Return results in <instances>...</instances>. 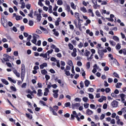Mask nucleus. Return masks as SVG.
Wrapping results in <instances>:
<instances>
[{
	"instance_id": "nucleus-1",
	"label": "nucleus",
	"mask_w": 126,
	"mask_h": 126,
	"mask_svg": "<svg viewBox=\"0 0 126 126\" xmlns=\"http://www.w3.org/2000/svg\"><path fill=\"white\" fill-rule=\"evenodd\" d=\"M74 118H76L78 122H80V118L78 117V114L76 113V111H73L72 112V114L71 115V120H74Z\"/></svg>"
},
{
	"instance_id": "nucleus-2",
	"label": "nucleus",
	"mask_w": 126,
	"mask_h": 126,
	"mask_svg": "<svg viewBox=\"0 0 126 126\" xmlns=\"http://www.w3.org/2000/svg\"><path fill=\"white\" fill-rule=\"evenodd\" d=\"M1 23L5 28H6L7 27V20H6V19H5L4 17L1 18Z\"/></svg>"
},
{
	"instance_id": "nucleus-3",
	"label": "nucleus",
	"mask_w": 126,
	"mask_h": 126,
	"mask_svg": "<svg viewBox=\"0 0 126 126\" xmlns=\"http://www.w3.org/2000/svg\"><path fill=\"white\" fill-rule=\"evenodd\" d=\"M39 37V35L34 34L32 36V42L33 43V44H34V45H36L37 46V37Z\"/></svg>"
},
{
	"instance_id": "nucleus-4",
	"label": "nucleus",
	"mask_w": 126,
	"mask_h": 126,
	"mask_svg": "<svg viewBox=\"0 0 126 126\" xmlns=\"http://www.w3.org/2000/svg\"><path fill=\"white\" fill-rule=\"evenodd\" d=\"M52 49H54L55 50V52L56 53H59L60 52V49L57 47L55 45L52 44L51 46Z\"/></svg>"
},
{
	"instance_id": "nucleus-5",
	"label": "nucleus",
	"mask_w": 126,
	"mask_h": 126,
	"mask_svg": "<svg viewBox=\"0 0 126 126\" xmlns=\"http://www.w3.org/2000/svg\"><path fill=\"white\" fill-rule=\"evenodd\" d=\"M98 54L101 59H103V57H104V52H103V50L98 49Z\"/></svg>"
},
{
	"instance_id": "nucleus-6",
	"label": "nucleus",
	"mask_w": 126,
	"mask_h": 126,
	"mask_svg": "<svg viewBox=\"0 0 126 126\" xmlns=\"http://www.w3.org/2000/svg\"><path fill=\"white\" fill-rule=\"evenodd\" d=\"M54 94H53V96L54 97V98H58V97H59V94L58 93H59V90H54L53 91Z\"/></svg>"
},
{
	"instance_id": "nucleus-7",
	"label": "nucleus",
	"mask_w": 126,
	"mask_h": 126,
	"mask_svg": "<svg viewBox=\"0 0 126 126\" xmlns=\"http://www.w3.org/2000/svg\"><path fill=\"white\" fill-rule=\"evenodd\" d=\"M111 105L112 106L113 108H117V107H118V101L116 100H114L112 102Z\"/></svg>"
},
{
	"instance_id": "nucleus-8",
	"label": "nucleus",
	"mask_w": 126,
	"mask_h": 126,
	"mask_svg": "<svg viewBox=\"0 0 126 126\" xmlns=\"http://www.w3.org/2000/svg\"><path fill=\"white\" fill-rule=\"evenodd\" d=\"M120 97L121 98V101L123 103H125V99H126V94H120Z\"/></svg>"
},
{
	"instance_id": "nucleus-9",
	"label": "nucleus",
	"mask_w": 126,
	"mask_h": 126,
	"mask_svg": "<svg viewBox=\"0 0 126 126\" xmlns=\"http://www.w3.org/2000/svg\"><path fill=\"white\" fill-rule=\"evenodd\" d=\"M86 114L88 116H91V115H93V112L92 111V110L88 109L86 111Z\"/></svg>"
},
{
	"instance_id": "nucleus-10",
	"label": "nucleus",
	"mask_w": 126,
	"mask_h": 126,
	"mask_svg": "<svg viewBox=\"0 0 126 126\" xmlns=\"http://www.w3.org/2000/svg\"><path fill=\"white\" fill-rule=\"evenodd\" d=\"M41 18H42L41 14H36V20L38 21V22H40V21H41Z\"/></svg>"
},
{
	"instance_id": "nucleus-11",
	"label": "nucleus",
	"mask_w": 126,
	"mask_h": 126,
	"mask_svg": "<svg viewBox=\"0 0 126 126\" xmlns=\"http://www.w3.org/2000/svg\"><path fill=\"white\" fill-rule=\"evenodd\" d=\"M80 106V103H76L75 104H72L71 107L72 109H74L75 107H79Z\"/></svg>"
},
{
	"instance_id": "nucleus-12",
	"label": "nucleus",
	"mask_w": 126,
	"mask_h": 126,
	"mask_svg": "<svg viewBox=\"0 0 126 126\" xmlns=\"http://www.w3.org/2000/svg\"><path fill=\"white\" fill-rule=\"evenodd\" d=\"M37 95L39 97H41V96L43 95V93H42V90L41 89L38 90Z\"/></svg>"
},
{
	"instance_id": "nucleus-13",
	"label": "nucleus",
	"mask_w": 126,
	"mask_h": 126,
	"mask_svg": "<svg viewBox=\"0 0 126 126\" xmlns=\"http://www.w3.org/2000/svg\"><path fill=\"white\" fill-rule=\"evenodd\" d=\"M92 1L93 3L94 4L93 5L94 8H96V7L97 6V0H92Z\"/></svg>"
},
{
	"instance_id": "nucleus-14",
	"label": "nucleus",
	"mask_w": 126,
	"mask_h": 126,
	"mask_svg": "<svg viewBox=\"0 0 126 126\" xmlns=\"http://www.w3.org/2000/svg\"><path fill=\"white\" fill-rule=\"evenodd\" d=\"M90 54V51H88V50H86L85 51L84 56H85V57H89Z\"/></svg>"
},
{
	"instance_id": "nucleus-15",
	"label": "nucleus",
	"mask_w": 126,
	"mask_h": 126,
	"mask_svg": "<svg viewBox=\"0 0 126 126\" xmlns=\"http://www.w3.org/2000/svg\"><path fill=\"white\" fill-rule=\"evenodd\" d=\"M1 81L2 82V83H3V84H5V85H8L9 84L8 82L4 79H1Z\"/></svg>"
},
{
	"instance_id": "nucleus-16",
	"label": "nucleus",
	"mask_w": 126,
	"mask_h": 126,
	"mask_svg": "<svg viewBox=\"0 0 126 126\" xmlns=\"http://www.w3.org/2000/svg\"><path fill=\"white\" fill-rule=\"evenodd\" d=\"M13 72H14V74H15V75H16L18 77H20V73L17 72V70H14Z\"/></svg>"
},
{
	"instance_id": "nucleus-17",
	"label": "nucleus",
	"mask_w": 126,
	"mask_h": 126,
	"mask_svg": "<svg viewBox=\"0 0 126 126\" xmlns=\"http://www.w3.org/2000/svg\"><path fill=\"white\" fill-rule=\"evenodd\" d=\"M86 33L87 34H89L90 36H91V37L93 36V32H90V30H87Z\"/></svg>"
},
{
	"instance_id": "nucleus-18",
	"label": "nucleus",
	"mask_w": 126,
	"mask_h": 126,
	"mask_svg": "<svg viewBox=\"0 0 126 126\" xmlns=\"http://www.w3.org/2000/svg\"><path fill=\"white\" fill-rule=\"evenodd\" d=\"M90 84V81L88 80H86L85 81V85L86 87H88L89 85Z\"/></svg>"
},
{
	"instance_id": "nucleus-19",
	"label": "nucleus",
	"mask_w": 126,
	"mask_h": 126,
	"mask_svg": "<svg viewBox=\"0 0 126 126\" xmlns=\"http://www.w3.org/2000/svg\"><path fill=\"white\" fill-rule=\"evenodd\" d=\"M109 43H110V45H111L113 47H115L116 45V42H115V41H114L113 40H110Z\"/></svg>"
},
{
	"instance_id": "nucleus-20",
	"label": "nucleus",
	"mask_w": 126,
	"mask_h": 126,
	"mask_svg": "<svg viewBox=\"0 0 126 126\" xmlns=\"http://www.w3.org/2000/svg\"><path fill=\"white\" fill-rule=\"evenodd\" d=\"M8 79L9 81H11V82H12V83H14V84L16 83V81L12 79V78H11V77H8Z\"/></svg>"
},
{
	"instance_id": "nucleus-21",
	"label": "nucleus",
	"mask_w": 126,
	"mask_h": 126,
	"mask_svg": "<svg viewBox=\"0 0 126 126\" xmlns=\"http://www.w3.org/2000/svg\"><path fill=\"white\" fill-rule=\"evenodd\" d=\"M113 39L114 40V41H116V42H119V41H120V39L117 36H114L113 37Z\"/></svg>"
},
{
	"instance_id": "nucleus-22",
	"label": "nucleus",
	"mask_w": 126,
	"mask_h": 126,
	"mask_svg": "<svg viewBox=\"0 0 126 126\" xmlns=\"http://www.w3.org/2000/svg\"><path fill=\"white\" fill-rule=\"evenodd\" d=\"M67 63L68 65H70V66H73V63L71 60H69Z\"/></svg>"
},
{
	"instance_id": "nucleus-23",
	"label": "nucleus",
	"mask_w": 126,
	"mask_h": 126,
	"mask_svg": "<svg viewBox=\"0 0 126 126\" xmlns=\"http://www.w3.org/2000/svg\"><path fill=\"white\" fill-rule=\"evenodd\" d=\"M21 72H26L25 65L23 64H22Z\"/></svg>"
},
{
	"instance_id": "nucleus-24",
	"label": "nucleus",
	"mask_w": 126,
	"mask_h": 126,
	"mask_svg": "<svg viewBox=\"0 0 126 126\" xmlns=\"http://www.w3.org/2000/svg\"><path fill=\"white\" fill-rule=\"evenodd\" d=\"M80 10H81V11H83V12H84L85 13L87 12V10L85 7H81L80 8Z\"/></svg>"
},
{
	"instance_id": "nucleus-25",
	"label": "nucleus",
	"mask_w": 126,
	"mask_h": 126,
	"mask_svg": "<svg viewBox=\"0 0 126 126\" xmlns=\"http://www.w3.org/2000/svg\"><path fill=\"white\" fill-rule=\"evenodd\" d=\"M71 7L73 8V9H76V6H75L74 3V2H71Z\"/></svg>"
},
{
	"instance_id": "nucleus-26",
	"label": "nucleus",
	"mask_w": 126,
	"mask_h": 126,
	"mask_svg": "<svg viewBox=\"0 0 126 126\" xmlns=\"http://www.w3.org/2000/svg\"><path fill=\"white\" fill-rule=\"evenodd\" d=\"M122 83H117L116 85V87L117 88H121V87L122 86Z\"/></svg>"
},
{
	"instance_id": "nucleus-27",
	"label": "nucleus",
	"mask_w": 126,
	"mask_h": 126,
	"mask_svg": "<svg viewBox=\"0 0 126 126\" xmlns=\"http://www.w3.org/2000/svg\"><path fill=\"white\" fill-rule=\"evenodd\" d=\"M89 13H92V17H94V13H93V11L91 9H89L88 10Z\"/></svg>"
},
{
	"instance_id": "nucleus-28",
	"label": "nucleus",
	"mask_w": 126,
	"mask_h": 126,
	"mask_svg": "<svg viewBox=\"0 0 126 126\" xmlns=\"http://www.w3.org/2000/svg\"><path fill=\"white\" fill-rule=\"evenodd\" d=\"M41 73H42V74L45 75L47 74V73H48V72H47V70H46V69H43L41 71Z\"/></svg>"
},
{
	"instance_id": "nucleus-29",
	"label": "nucleus",
	"mask_w": 126,
	"mask_h": 126,
	"mask_svg": "<svg viewBox=\"0 0 126 126\" xmlns=\"http://www.w3.org/2000/svg\"><path fill=\"white\" fill-rule=\"evenodd\" d=\"M83 101L85 102V103H87L88 102V98L86 97H84L82 99Z\"/></svg>"
},
{
	"instance_id": "nucleus-30",
	"label": "nucleus",
	"mask_w": 126,
	"mask_h": 126,
	"mask_svg": "<svg viewBox=\"0 0 126 126\" xmlns=\"http://www.w3.org/2000/svg\"><path fill=\"white\" fill-rule=\"evenodd\" d=\"M4 58H6V59H8V60H9V59H11V57H10V56L7 55V54H4L3 55Z\"/></svg>"
},
{
	"instance_id": "nucleus-31",
	"label": "nucleus",
	"mask_w": 126,
	"mask_h": 126,
	"mask_svg": "<svg viewBox=\"0 0 126 126\" xmlns=\"http://www.w3.org/2000/svg\"><path fill=\"white\" fill-rule=\"evenodd\" d=\"M64 71H65V74H66L67 76H69V75H70V73L69 72V71H66L65 69H64Z\"/></svg>"
},
{
	"instance_id": "nucleus-32",
	"label": "nucleus",
	"mask_w": 126,
	"mask_h": 126,
	"mask_svg": "<svg viewBox=\"0 0 126 126\" xmlns=\"http://www.w3.org/2000/svg\"><path fill=\"white\" fill-rule=\"evenodd\" d=\"M57 82H58V83L60 84L61 86H62V87H63L64 84L63 83H62V80H58Z\"/></svg>"
},
{
	"instance_id": "nucleus-33",
	"label": "nucleus",
	"mask_w": 126,
	"mask_h": 126,
	"mask_svg": "<svg viewBox=\"0 0 126 126\" xmlns=\"http://www.w3.org/2000/svg\"><path fill=\"white\" fill-rule=\"evenodd\" d=\"M29 24L30 26H33V25H34V22H33L32 20H30L29 22Z\"/></svg>"
},
{
	"instance_id": "nucleus-34",
	"label": "nucleus",
	"mask_w": 126,
	"mask_h": 126,
	"mask_svg": "<svg viewBox=\"0 0 126 126\" xmlns=\"http://www.w3.org/2000/svg\"><path fill=\"white\" fill-rule=\"evenodd\" d=\"M53 52H54V50L53 49H51L50 50L48 51L47 53H46V54H47L48 56H50V54H52V53H53Z\"/></svg>"
},
{
	"instance_id": "nucleus-35",
	"label": "nucleus",
	"mask_w": 126,
	"mask_h": 126,
	"mask_svg": "<svg viewBox=\"0 0 126 126\" xmlns=\"http://www.w3.org/2000/svg\"><path fill=\"white\" fill-rule=\"evenodd\" d=\"M57 3L58 5H63V1L62 0H58L57 1Z\"/></svg>"
},
{
	"instance_id": "nucleus-36",
	"label": "nucleus",
	"mask_w": 126,
	"mask_h": 126,
	"mask_svg": "<svg viewBox=\"0 0 126 126\" xmlns=\"http://www.w3.org/2000/svg\"><path fill=\"white\" fill-rule=\"evenodd\" d=\"M76 28L81 29V23H80V22H78L77 27H76Z\"/></svg>"
},
{
	"instance_id": "nucleus-37",
	"label": "nucleus",
	"mask_w": 126,
	"mask_h": 126,
	"mask_svg": "<svg viewBox=\"0 0 126 126\" xmlns=\"http://www.w3.org/2000/svg\"><path fill=\"white\" fill-rule=\"evenodd\" d=\"M116 49L117 50H120V49H121V45L120 44V43H118L117 44V45L116 46Z\"/></svg>"
},
{
	"instance_id": "nucleus-38",
	"label": "nucleus",
	"mask_w": 126,
	"mask_h": 126,
	"mask_svg": "<svg viewBox=\"0 0 126 126\" xmlns=\"http://www.w3.org/2000/svg\"><path fill=\"white\" fill-rule=\"evenodd\" d=\"M26 116L27 118H28L29 119H30L31 120H32V116L30 115V114H29L27 113L26 114Z\"/></svg>"
},
{
	"instance_id": "nucleus-39",
	"label": "nucleus",
	"mask_w": 126,
	"mask_h": 126,
	"mask_svg": "<svg viewBox=\"0 0 126 126\" xmlns=\"http://www.w3.org/2000/svg\"><path fill=\"white\" fill-rule=\"evenodd\" d=\"M66 10L68 12H69V11H70V7L69 6V5H66Z\"/></svg>"
},
{
	"instance_id": "nucleus-40",
	"label": "nucleus",
	"mask_w": 126,
	"mask_h": 126,
	"mask_svg": "<svg viewBox=\"0 0 126 126\" xmlns=\"http://www.w3.org/2000/svg\"><path fill=\"white\" fill-rule=\"evenodd\" d=\"M69 49L70 50H73V45L71 44V43H69L68 44Z\"/></svg>"
},
{
	"instance_id": "nucleus-41",
	"label": "nucleus",
	"mask_w": 126,
	"mask_h": 126,
	"mask_svg": "<svg viewBox=\"0 0 126 126\" xmlns=\"http://www.w3.org/2000/svg\"><path fill=\"white\" fill-rule=\"evenodd\" d=\"M90 65H91L90 62H88L87 63L86 66H87V69H89V68H90Z\"/></svg>"
},
{
	"instance_id": "nucleus-42",
	"label": "nucleus",
	"mask_w": 126,
	"mask_h": 126,
	"mask_svg": "<svg viewBox=\"0 0 126 126\" xmlns=\"http://www.w3.org/2000/svg\"><path fill=\"white\" fill-rule=\"evenodd\" d=\"M84 107L85 109H88L89 107V103H85L84 104Z\"/></svg>"
},
{
	"instance_id": "nucleus-43",
	"label": "nucleus",
	"mask_w": 126,
	"mask_h": 126,
	"mask_svg": "<svg viewBox=\"0 0 126 126\" xmlns=\"http://www.w3.org/2000/svg\"><path fill=\"white\" fill-rule=\"evenodd\" d=\"M10 88L11 89L12 91H14V92L16 91V88L13 86H11Z\"/></svg>"
},
{
	"instance_id": "nucleus-44",
	"label": "nucleus",
	"mask_w": 126,
	"mask_h": 126,
	"mask_svg": "<svg viewBox=\"0 0 126 126\" xmlns=\"http://www.w3.org/2000/svg\"><path fill=\"white\" fill-rule=\"evenodd\" d=\"M75 17L77 18V19L78 18L79 19V13H78V12H75Z\"/></svg>"
},
{
	"instance_id": "nucleus-45",
	"label": "nucleus",
	"mask_w": 126,
	"mask_h": 126,
	"mask_svg": "<svg viewBox=\"0 0 126 126\" xmlns=\"http://www.w3.org/2000/svg\"><path fill=\"white\" fill-rule=\"evenodd\" d=\"M104 118H105V114H102L100 117V119L101 120V121H102V120H104Z\"/></svg>"
},
{
	"instance_id": "nucleus-46",
	"label": "nucleus",
	"mask_w": 126,
	"mask_h": 126,
	"mask_svg": "<svg viewBox=\"0 0 126 126\" xmlns=\"http://www.w3.org/2000/svg\"><path fill=\"white\" fill-rule=\"evenodd\" d=\"M89 97L90 99H94V95L91 94H89Z\"/></svg>"
},
{
	"instance_id": "nucleus-47",
	"label": "nucleus",
	"mask_w": 126,
	"mask_h": 126,
	"mask_svg": "<svg viewBox=\"0 0 126 126\" xmlns=\"http://www.w3.org/2000/svg\"><path fill=\"white\" fill-rule=\"evenodd\" d=\"M57 62V66H58V67H61V64H60V60H57L56 61Z\"/></svg>"
},
{
	"instance_id": "nucleus-48",
	"label": "nucleus",
	"mask_w": 126,
	"mask_h": 126,
	"mask_svg": "<svg viewBox=\"0 0 126 126\" xmlns=\"http://www.w3.org/2000/svg\"><path fill=\"white\" fill-rule=\"evenodd\" d=\"M31 39H32V35H30L27 38V41H31Z\"/></svg>"
},
{
	"instance_id": "nucleus-49",
	"label": "nucleus",
	"mask_w": 126,
	"mask_h": 126,
	"mask_svg": "<svg viewBox=\"0 0 126 126\" xmlns=\"http://www.w3.org/2000/svg\"><path fill=\"white\" fill-rule=\"evenodd\" d=\"M107 107H108V104H107L106 103H104L103 105V109H104V110H106V109H107Z\"/></svg>"
},
{
	"instance_id": "nucleus-50",
	"label": "nucleus",
	"mask_w": 126,
	"mask_h": 126,
	"mask_svg": "<svg viewBox=\"0 0 126 126\" xmlns=\"http://www.w3.org/2000/svg\"><path fill=\"white\" fill-rule=\"evenodd\" d=\"M51 62H57L58 60L55 57H52L51 58Z\"/></svg>"
},
{
	"instance_id": "nucleus-51",
	"label": "nucleus",
	"mask_w": 126,
	"mask_h": 126,
	"mask_svg": "<svg viewBox=\"0 0 126 126\" xmlns=\"http://www.w3.org/2000/svg\"><path fill=\"white\" fill-rule=\"evenodd\" d=\"M74 100L76 101V102H81V99L78 97L75 98Z\"/></svg>"
},
{
	"instance_id": "nucleus-52",
	"label": "nucleus",
	"mask_w": 126,
	"mask_h": 126,
	"mask_svg": "<svg viewBox=\"0 0 126 126\" xmlns=\"http://www.w3.org/2000/svg\"><path fill=\"white\" fill-rule=\"evenodd\" d=\"M40 104H42L43 106H46V102H44L43 101L40 100L39 101Z\"/></svg>"
},
{
	"instance_id": "nucleus-53",
	"label": "nucleus",
	"mask_w": 126,
	"mask_h": 126,
	"mask_svg": "<svg viewBox=\"0 0 126 126\" xmlns=\"http://www.w3.org/2000/svg\"><path fill=\"white\" fill-rule=\"evenodd\" d=\"M111 91V89L109 88H107L105 89V92L106 93H109Z\"/></svg>"
},
{
	"instance_id": "nucleus-54",
	"label": "nucleus",
	"mask_w": 126,
	"mask_h": 126,
	"mask_svg": "<svg viewBox=\"0 0 126 126\" xmlns=\"http://www.w3.org/2000/svg\"><path fill=\"white\" fill-rule=\"evenodd\" d=\"M22 18V17L21 16H17L16 17V20H20V19H21Z\"/></svg>"
},
{
	"instance_id": "nucleus-55",
	"label": "nucleus",
	"mask_w": 126,
	"mask_h": 126,
	"mask_svg": "<svg viewBox=\"0 0 126 126\" xmlns=\"http://www.w3.org/2000/svg\"><path fill=\"white\" fill-rule=\"evenodd\" d=\"M13 55L15 56V57H18V51H14Z\"/></svg>"
},
{
	"instance_id": "nucleus-56",
	"label": "nucleus",
	"mask_w": 126,
	"mask_h": 126,
	"mask_svg": "<svg viewBox=\"0 0 126 126\" xmlns=\"http://www.w3.org/2000/svg\"><path fill=\"white\" fill-rule=\"evenodd\" d=\"M26 8H27V9H30V8H31V4H27L26 5Z\"/></svg>"
},
{
	"instance_id": "nucleus-57",
	"label": "nucleus",
	"mask_w": 126,
	"mask_h": 126,
	"mask_svg": "<svg viewBox=\"0 0 126 126\" xmlns=\"http://www.w3.org/2000/svg\"><path fill=\"white\" fill-rule=\"evenodd\" d=\"M26 72H21V77H25Z\"/></svg>"
},
{
	"instance_id": "nucleus-58",
	"label": "nucleus",
	"mask_w": 126,
	"mask_h": 126,
	"mask_svg": "<svg viewBox=\"0 0 126 126\" xmlns=\"http://www.w3.org/2000/svg\"><path fill=\"white\" fill-rule=\"evenodd\" d=\"M78 47L79 48H82V47H83V43H82V42H80L79 44H78Z\"/></svg>"
},
{
	"instance_id": "nucleus-59",
	"label": "nucleus",
	"mask_w": 126,
	"mask_h": 126,
	"mask_svg": "<svg viewBox=\"0 0 126 126\" xmlns=\"http://www.w3.org/2000/svg\"><path fill=\"white\" fill-rule=\"evenodd\" d=\"M96 15L98 17L100 16L101 15V14L100 13V12L99 11H96L95 12Z\"/></svg>"
},
{
	"instance_id": "nucleus-60",
	"label": "nucleus",
	"mask_w": 126,
	"mask_h": 126,
	"mask_svg": "<svg viewBox=\"0 0 126 126\" xmlns=\"http://www.w3.org/2000/svg\"><path fill=\"white\" fill-rule=\"evenodd\" d=\"M65 107H70V102H66L65 103Z\"/></svg>"
},
{
	"instance_id": "nucleus-61",
	"label": "nucleus",
	"mask_w": 126,
	"mask_h": 126,
	"mask_svg": "<svg viewBox=\"0 0 126 126\" xmlns=\"http://www.w3.org/2000/svg\"><path fill=\"white\" fill-rule=\"evenodd\" d=\"M21 8H25V3L24 2H22V6H21Z\"/></svg>"
},
{
	"instance_id": "nucleus-62",
	"label": "nucleus",
	"mask_w": 126,
	"mask_h": 126,
	"mask_svg": "<svg viewBox=\"0 0 126 126\" xmlns=\"http://www.w3.org/2000/svg\"><path fill=\"white\" fill-rule=\"evenodd\" d=\"M90 108H91V109H96V108H95V105H94V104H91L90 105Z\"/></svg>"
},
{
	"instance_id": "nucleus-63",
	"label": "nucleus",
	"mask_w": 126,
	"mask_h": 126,
	"mask_svg": "<svg viewBox=\"0 0 126 126\" xmlns=\"http://www.w3.org/2000/svg\"><path fill=\"white\" fill-rule=\"evenodd\" d=\"M108 82H109V83H112V82H113L112 79L111 78H109L108 79Z\"/></svg>"
},
{
	"instance_id": "nucleus-64",
	"label": "nucleus",
	"mask_w": 126,
	"mask_h": 126,
	"mask_svg": "<svg viewBox=\"0 0 126 126\" xmlns=\"http://www.w3.org/2000/svg\"><path fill=\"white\" fill-rule=\"evenodd\" d=\"M45 78L46 80H49L50 79V76L49 75H45Z\"/></svg>"
}]
</instances>
